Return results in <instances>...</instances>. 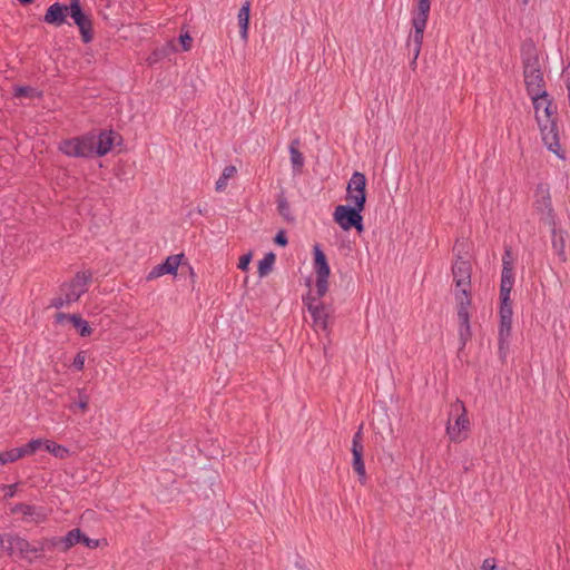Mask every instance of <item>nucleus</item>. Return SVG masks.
<instances>
[{"mask_svg":"<svg viewBox=\"0 0 570 570\" xmlns=\"http://www.w3.org/2000/svg\"><path fill=\"white\" fill-rule=\"evenodd\" d=\"M529 3V0H522V4L527 6Z\"/></svg>","mask_w":570,"mask_h":570,"instance_id":"864d4df0","label":"nucleus"},{"mask_svg":"<svg viewBox=\"0 0 570 570\" xmlns=\"http://www.w3.org/2000/svg\"><path fill=\"white\" fill-rule=\"evenodd\" d=\"M544 100L543 108V120H556L557 121V106L553 104V100L547 97Z\"/></svg>","mask_w":570,"mask_h":570,"instance_id":"c85d7f7f","label":"nucleus"},{"mask_svg":"<svg viewBox=\"0 0 570 570\" xmlns=\"http://www.w3.org/2000/svg\"><path fill=\"white\" fill-rule=\"evenodd\" d=\"M16 97H35L39 96V92L30 86H18L14 89Z\"/></svg>","mask_w":570,"mask_h":570,"instance_id":"2f4dec72","label":"nucleus"},{"mask_svg":"<svg viewBox=\"0 0 570 570\" xmlns=\"http://www.w3.org/2000/svg\"><path fill=\"white\" fill-rule=\"evenodd\" d=\"M278 214L287 222H294L292 216L291 205L284 191H281L276 198Z\"/></svg>","mask_w":570,"mask_h":570,"instance_id":"5701e85b","label":"nucleus"},{"mask_svg":"<svg viewBox=\"0 0 570 570\" xmlns=\"http://www.w3.org/2000/svg\"><path fill=\"white\" fill-rule=\"evenodd\" d=\"M534 117L540 129L541 139L549 151L560 159H566L564 151L560 146V137L556 120H543L542 115L534 111Z\"/></svg>","mask_w":570,"mask_h":570,"instance_id":"0eeeda50","label":"nucleus"},{"mask_svg":"<svg viewBox=\"0 0 570 570\" xmlns=\"http://www.w3.org/2000/svg\"><path fill=\"white\" fill-rule=\"evenodd\" d=\"M16 488H17V484H9V485H6V490H7V492H6L4 497H6V498H11V497H13V495H14V493H16Z\"/></svg>","mask_w":570,"mask_h":570,"instance_id":"de8ad7c7","label":"nucleus"},{"mask_svg":"<svg viewBox=\"0 0 570 570\" xmlns=\"http://www.w3.org/2000/svg\"><path fill=\"white\" fill-rule=\"evenodd\" d=\"M92 281L90 271H81L76 273L73 278L60 286V292L65 294L71 303L77 302L88 291V286Z\"/></svg>","mask_w":570,"mask_h":570,"instance_id":"1a4fd4ad","label":"nucleus"},{"mask_svg":"<svg viewBox=\"0 0 570 570\" xmlns=\"http://www.w3.org/2000/svg\"><path fill=\"white\" fill-rule=\"evenodd\" d=\"M429 16V13L412 12L411 23L413 31L410 32L406 40V48L409 50V55H412L410 67L413 70L416 68V61L422 49Z\"/></svg>","mask_w":570,"mask_h":570,"instance_id":"39448f33","label":"nucleus"},{"mask_svg":"<svg viewBox=\"0 0 570 570\" xmlns=\"http://www.w3.org/2000/svg\"><path fill=\"white\" fill-rule=\"evenodd\" d=\"M431 11V0H415L413 12L429 13Z\"/></svg>","mask_w":570,"mask_h":570,"instance_id":"72a5a7b5","label":"nucleus"},{"mask_svg":"<svg viewBox=\"0 0 570 570\" xmlns=\"http://www.w3.org/2000/svg\"><path fill=\"white\" fill-rule=\"evenodd\" d=\"M89 404V396L83 393L82 390H79V401L77 402V406L82 411L86 412L88 410Z\"/></svg>","mask_w":570,"mask_h":570,"instance_id":"e433bc0d","label":"nucleus"},{"mask_svg":"<svg viewBox=\"0 0 570 570\" xmlns=\"http://www.w3.org/2000/svg\"><path fill=\"white\" fill-rule=\"evenodd\" d=\"M43 540H45L48 549L58 548L62 551L61 537L43 538Z\"/></svg>","mask_w":570,"mask_h":570,"instance_id":"58836bf2","label":"nucleus"},{"mask_svg":"<svg viewBox=\"0 0 570 570\" xmlns=\"http://www.w3.org/2000/svg\"><path fill=\"white\" fill-rule=\"evenodd\" d=\"M6 552L10 557L17 556L20 559L27 560L29 563H32L36 559L40 558V554H37V550L33 549L32 543H30L26 538L13 533L8 534Z\"/></svg>","mask_w":570,"mask_h":570,"instance_id":"9d476101","label":"nucleus"},{"mask_svg":"<svg viewBox=\"0 0 570 570\" xmlns=\"http://www.w3.org/2000/svg\"><path fill=\"white\" fill-rule=\"evenodd\" d=\"M346 200L351 204L365 207L366 177L363 173L354 171L346 187Z\"/></svg>","mask_w":570,"mask_h":570,"instance_id":"f8f14e48","label":"nucleus"},{"mask_svg":"<svg viewBox=\"0 0 570 570\" xmlns=\"http://www.w3.org/2000/svg\"><path fill=\"white\" fill-rule=\"evenodd\" d=\"M80 543L85 544L86 547L88 548H91V549H95L98 547L99 544V541L96 540V539H90L88 537H86L83 533H82V539L80 541Z\"/></svg>","mask_w":570,"mask_h":570,"instance_id":"c03bdc74","label":"nucleus"},{"mask_svg":"<svg viewBox=\"0 0 570 570\" xmlns=\"http://www.w3.org/2000/svg\"><path fill=\"white\" fill-rule=\"evenodd\" d=\"M249 16H250V2L245 1L240 7L237 19L239 26V35L242 40L245 42L248 40V27H249Z\"/></svg>","mask_w":570,"mask_h":570,"instance_id":"a211bd4d","label":"nucleus"},{"mask_svg":"<svg viewBox=\"0 0 570 570\" xmlns=\"http://www.w3.org/2000/svg\"><path fill=\"white\" fill-rule=\"evenodd\" d=\"M35 508L30 504L19 503L17 504L12 511L13 512H21L24 515H32Z\"/></svg>","mask_w":570,"mask_h":570,"instance_id":"4c0bfd02","label":"nucleus"},{"mask_svg":"<svg viewBox=\"0 0 570 570\" xmlns=\"http://www.w3.org/2000/svg\"><path fill=\"white\" fill-rule=\"evenodd\" d=\"M328 277L330 276H316V296L314 298H322L328 289Z\"/></svg>","mask_w":570,"mask_h":570,"instance_id":"c756f323","label":"nucleus"},{"mask_svg":"<svg viewBox=\"0 0 570 570\" xmlns=\"http://www.w3.org/2000/svg\"><path fill=\"white\" fill-rule=\"evenodd\" d=\"M301 141L298 138L293 139L289 144V155L293 168L295 171L301 173L304 167V155L299 151L298 146Z\"/></svg>","mask_w":570,"mask_h":570,"instance_id":"aec40b11","label":"nucleus"},{"mask_svg":"<svg viewBox=\"0 0 570 570\" xmlns=\"http://www.w3.org/2000/svg\"><path fill=\"white\" fill-rule=\"evenodd\" d=\"M4 453H6V458H7L8 463L14 462V461H17V460H19V459L24 456L21 446L13 448L11 450L4 451Z\"/></svg>","mask_w":570,"mask_h":570,"instance_id":"473e14b6","label":"nucleus"},{"mask_svg":"<svg viewBox=\"0 0 570 570\" xmlns=\"http://www.w3.org/2000/svg\"><path fill=\"white\" fill-rule=\"evenodd\" d=\"M514 285L513 258L511 248H507L502 256V272L500 283V308H499V331H498V353L500 360L504 363L510 348V337L512 332V301L511 292Z\"/></svg>","mask_w":570,"mask_h":570,"instance_id":"f257e3e1","label":"nucleus"},{"mask_svg":"<svg viewBox=\"0 0 570 570\" xmlns=\"http://www.w3.org/2000/svg\"><path fill=\"white\" fill-rule=\"evenodd\" d=\"M522 66L527 94L532 100L534 111H538L540 100L549 97V94L546 89V80L534 48L522 52Z\"/></svg>","mask_w":570,"mask_h":570,"instance_id":"7ed1b4c3","label":"nucleus"},{"mask_svg":"<svg viewBox=\"0 0 570 570\" xmlns=\"http://www.w3.org/2000/svg\"><path fill=\"white\" fill-rule=\"evenodd\" d=\"M67 14L70 16V4L66 6L55 2L47 9L43 21L48 24L59 27L66 22Z\"/></svg>","mask_w":570,"mask_h":570,"instance_id":"dca6fc26","label":"nucleus"},{"mask_svg":"<svg viewBox=\"0 0 570 570\" xmlns=\"http://www.w3.org/2000/svg\"><path fill=\"white\" fill-rule=\"evenodd\" d=\"M70 17L78 27L83 43L91 42L94 39L92 21L83 12L80 0H70Z\"/></svg>","mask_w":570,"mask_h":570,"instance_id":"9b49d317","label":"nucleus"},{"mask_svg":"<svg viewBox=\"0 0 570 570\" xmlns=\"http://www.w3.org/2000/svg\"><path fill=\"white\" fill-rule=\"evenodd\" d=\"M446 433L451 441L461 442L466 439L465 432L470 429V420L464 403L455 400L450 406Z\"/></svg>","mask_w":570,"mask_h":570,"instance_id":"20e7f679","label":"nucleus"},{"mask_svg":"<svg viewBox=\"0 0 570 570\" xmlns=\"http://www.w3.org/2000/svg\"><path fill=\"white\" fill-rule=\"evenodd\" d=\"M183 256V254L168 256L164 263L153 267L146 277L147 281L156 279L165 274L176 275Z\"/></svg>","mask_w":570,"mask_h":570,"instance_id":"2eb2a0df","label":"nucleus"},{"mask_svg":"<svg viewBox=\"0 0 570 570\" xmlns=\"http://www.w3.org/2000/svg\"><path fill=\"white\" fill-rule=\"evenodd\" d=\"M42 446L45 448L43 440L33 439V440L29 441L27 444L22 445L21 448H22L23 454L26 456V455H31V454L36 453Z\"/></svg>","mask_w":570,"mask_h":570,"instance_id":"7c9ffc66","label":"nucleus"},{"mask_svg":"<svg viewBox=\"0 0 570 570\" xmlns=\"http://www.w3.org/2000/svg\"><path fill=\"white\" fill-rule=\"evenodd\" d=\"M45 449L58 459H66L70 453L66 446L50 440L45 441Z\"/></svg>","mask_w":570,"mask_h":570,"instance_id":"a878e982","label":"nucleus"},{"mask_svg":"<svg viewBox=\"0 0 570 570\" xmlns=\"http://www.w3.org/2000/svg\"><path fill=\"white\" fill-rule=\"evenodd\" d=\"M482 570H497V563L494 558H487L481 566Z\"/></svg>","mask_w":570,"mask_h":570,"instance_id":"37998d69","label":"nucleus"},{"mask_svg":"<svg viewBox=\"0 0 570 570\" xmlns=\"http://www.w3.org/2000/svg\"><path fill=\"white\" fill-rule=\"evenodd\" d=\"M82 539V532L80 529L76 528L70 530L65 537H61L62 542V552H67L77 543H80Z\"/></svg>","mask_w":570,"mask_h":570,"instance_id":"4be33fe9","label":"nucleus"},{"mask_svg":"<svg viewBox=\"0 0 570 570\" xmlns=\"http://www.w3.org/2000/svg\"><path fill=\"white\" fill-rule=\"evenodd\" d=\"M8 461H7V458H6V453L4 452H1L0 453V464H7Z\"/></svg>","mask_w":570,"mask_h":570,"instance_id":"8fccbe9b","label":"nucleus"},{"mask_svg":"<svg viewBox=\"0 0 570 570\" xmlns=\"http://www.w3.org/2000/svg\"><path fill=\"white\" fill-rule=\"evenodd\" d=\"M362 430H363V426L361 425L358 428V430L355 432V434L353 435L351 451H352V455H353V461H352L353 470L357 474L358 481L362 484H364L366 481V471H365V464H364V460H363L364 445L362 443V441H363V431Z\"/></svg>","mask_w":570,"mask_h":570,"instance_id":"ddd939ff","label":"nucleus"},{"mask_svg":"<svg viewBox=\"0 0 570 570\" xmlns=\"http://www.w3.org/2000/svg\"><path fill=\"white\" fill-rule=\"evenodd\" d=\"M471 273L472 267L469 261L459 258L452 266V275L455 283L454 296L458 305L460 350H463L472 337L469 312L472 303L470 297Z\"/></svg>","mask_w":570,"mask_h":570,"instance_id":"f03ea898","label":"nucleus"},{"mask_svg":"<svg viewBox=\"0 0 570 570\" xmlns=\"http://www.w3.org/2000/svg\"><path fill=\"white\" fill-rule=\"evenodd\" d=\"M114 146V131H102L98 136V140H95L94 155L101 157L107 155Z\"/></svg>","mask_w":570,"mask_h":570,"instance_id":"f3484780","label":"nucleus"},{"mask_svg":"<svg viewBox=\"0 0 570 570\" xmlns=\"http://www.w3.org/2000/svg\"><path fill=\"white\" fill-rule=\"evenodd\" d=\"M72 314H66V313L59 312L55 316L56 323H62L66 320H68L70 322V316Z\"/></svg>","mask_w":570,"mask_h":570,"instance_id":"49530a36","label":"nucleus"},{"mask_svg":"<svg viewBox=\"0 0 570 570\" xmlns=\"http://www.w3.org/2000/svg\"><path fill=\"white\" fill-rule=\"evenodd\" d=\"M314 266H315L316 276H330L331 268L327 263L326 255L320 248L318 245L314 246Z\"/></svg>","mask_w":570,"mask_h":570,"instance_id":"6ab92c4d","label":"nucleus"},{"mask_svg":"<svg viewBox=\"0 0 570 570\" xmlns=\"http://www.w3.org/2000/svg\"><path fill=\"white\" fill-rule=\"evenodd\" d=\"M535 204H537V209L542 215H546L548 219H553V208L551 205V199H550L549 194L542 196V198L538 199Z\"/></svg>","mask_w":570,"mask_h":570,"instance_id":"cd10ccee","label":"nucleus"},{"mask_svg":"<svg viewBox=\"0 0 570 570\" xmlns=\"http://www.w3.org/2000/svg\"><path fill=\"white\" fill-rule=\"evenodd\" d=\"M179 41L181 43L183 50L187 51L191 47L193 38L188 33H185L179 37Z\"/></svg>","mask_w":570,"mask_h":570,"instance_id":"79ce46f5","label":"nucleus"},{"mask_svg":"<svg viewBox=\"0 0 570 570\" xmlns=\"http://www.w3.org/2000/svg\"><path fill=\"white\" fill-rule=\"evenodd\" d=\"M21 4L26 6V4H30L33 2V0H18Z\"/></svg>","mask_w":570,"mask_h":570,"instance_id":"3c124183","label":"nucleus"},{"mask_svg":"<svg viewBox=\"0 0 570 570\" xmlns=\"http://www.w3.org/2000/svg\"><path fill=\"white\" fill-rule=\"evenodd\" d=\"M252 261V253H247L239 258L238 268L240 271H247Z\"/></svg>","mask_w":570,"mask_h":570,"instance_id":"a19ab883","label":"nucleus"},{"mask_svg":"<svg viewBox=\"0 0 570 570\" xmlns=\"http://www.w3.org/2000/svg\"><path fill=\"white\" fill-rule=\"evenodd\" d=\"M59 150L68 157H91L95 150V137L80 136L65 139L60 142Z\"/></svg>","mask_w":570,"mask_h":570,"instance_id":"6e6552de","label":"nucleus"},{"mask_svg":"<svg viewBox=\"0 0 570 570\" xmlns=\"http://www.w3.org/2000/svg\"><path fill=\"white\" fill-rule=\"evenodd\" d=\"M542 105H544V100H540L538 105V114H540V109L542 108Z\"/></svg>","mask_w":570,"mask_h":570,"instance_id":"603ef678","label":"nucleus"},{"mask_svg":"<svg viewBox=\"0 0 570 570\" xmlns=\"http://www.w3.org/2000/svg\"><path fill=\"white\" fill-rule=\"evenodd\" d=\"M274 242L276 245L285 247L288 244V238L286 236L285 230H279L274 237Z\"/></svg>","mask_w":570,"mask_h":570,"instance_id":"ea45409f","label":"nucleus"},{"mask_svg":"<svg viewBox=\"0 0 570 570\" xmlns=\"http://www.w3.org/2000/svg\"><path fill=\"white\" fill-rule=\"evenodd\" d=\"M304 304L306 305L308 312L313 317L314 326L326 331L328 327V311L326 306L322 303L316 304V298L314 296L308 295L304 298Z\"/></svg>","mask_w":570,"mask_h":570,"instance_id":"4468645a","label":"nucleus"},{"mask_svg":"<svg viewBox=\"0 0 570 570\" xmlns=\"http://www.w3.org/2000/svg\"><path fill=\"white\" fill-rule=\"evenodd\" d=\"M70 304L71 302L69 301V298L61 293L59 297H56L51 301L50 306L59 309Z\"/></svg>","mask_w":570,"mask_h":570,"instance_id":"c9c22d12","label":"nucleus"},{"mask_svg":"<svg viewBox=\"0 0 570 570\" xmlns=\"http://www.w3.org/2000/svg\"><path fill=\"white\" fill-rule=\"evenodd\" d=\"M237 173V169L235 166H226L223 170L222 176L218 178L215 185L216 191H224L227 187V180L232 177H234Z\"/></svg>","mask_w":570,"mask_h":570,"instance_id":"393cba45","label":"nucleus"},{"mask_svg":"<svg viewBox=\"0 0 570 570\" xmlns=\"http://www.w3.org/2000/svg\"><path fill=\"white\" fill-rule=\"evenodd\" d=\"M8 534L9 533H6V534L0 533V550L1 551H6V546H8Z\"/></svg>","mask_w":570,"mask_h":570,"instance_id":"09e8293b","label":"nucleus"},{"mask_svg":"<svg viewBox=\"0 0 570 570\" xmlns=\"http://www.w3.org/2000/svg\"><path fill=\"white\" fill-rule=\"evenodd\" d=\"M70 323L79 332L80 336L87 337L91 335L92 328L90 327L89 323L86 320H83L80 315L72 314L70 316Z\"/></svg>","mask_w":570,"mask_h":570,"instance_id":"b1692460","label":"nucleus"},{"mask_svg":"<svg viewBox=\"0 0 570 570\" xmlns=\"http://www.w3.org/2000/svg\"><path fill=\"white\" fill-rule=\"evenodd\" d=\"M364 208L351 203L348 205H338L333 213V219L343 230L355 228L357 233H362L364 230L362 216Z\"/></svg>","mask_w":570,"mask_h":570,"instance_id":"423d86ee","label":"nucleus"},{"mask_svg":"<svg viewBox=\"0 0 570 570\" xmlns=\"http://www.w3.org/2000/svg\"><path fill=\"white\" fill-rule=\"evenodd\" d=\"M276 256L274 253H267L263 259L258 262V274L261 277L266 276L272 271Z\"/></svg>","mask_w":570,"mask_h":570,"instance_id":"bb28decb","label":"nucleus"},{"mask_svg":"<svg viewBox=\"0 0 570 570\" xmlns=\"http://www.w3.org/2000/svg\"><path fill=\"white\" fill-rule=\"evenodd\" d=\"M552 248L559 256L561 262L567 261L566 256V240L562 230L552 229Z\"/></svg>","mask_w":570,"mask_h":570,"instance_id":"412c9836","label":"nucleus"},{"mask_svg":"<svg viewBox=\"0 0 570 570\" xmlns=\"http://www.w3.org/2000/svg\"><path fill=\"white\" fill-rule=\"evenodd\" d=\"M85 362H86V351H79L73 358L72 366L77 371H82L85 367Z\"/></svg>","mask_w":570,"mask_h":570,"instance_id":"f704fd0d","label":"nucleus"},{"mask_svg":"<svg viewBox=\"0 0 570 570\" xmlns=\"http://www.w3.org/2000/svg\"><path fill=\"white\" fill-rule=\"evenodd\" d=\"M33 549L37 550V554L41 556V552H43L47 549V544L43 539L37 541L36 544H33Z\"/></svg>","mask_w":570,"mask_h":570,"instance_id":"a18cd8bd","label":"nucleus"}]
</instances>
